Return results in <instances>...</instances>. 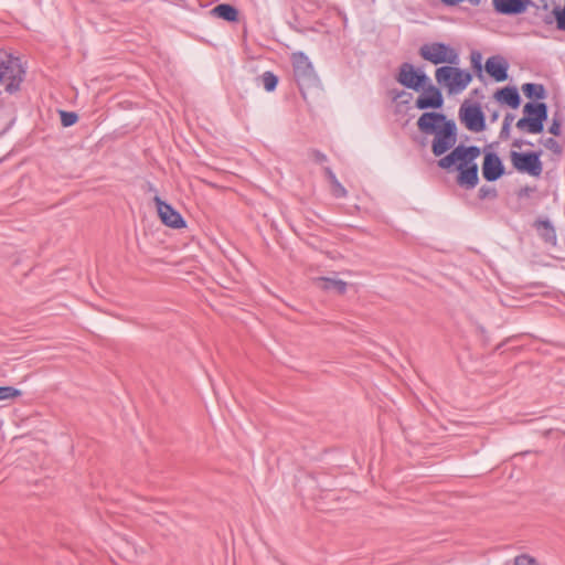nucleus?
Wrapping results in <instances>:
<instances>
[{
	"mask_svg": "<svg viewBox=\"0 0 565 565\" xmlns=\"http://www.w3.org/2000/svg\"><path fill=\"white\" fill-rule=\"evenodd\" d=\"M417 127L423 134H435L456 141V124L447 120L444 114L424 113L417 120Z\"/></svg>",
	"mask_w": 565,
	"mask_h": 565,
	"instance_id": "obj_1",
	"label": "nucleus"
},
{
	"mask_svg": "<svg viewBox=\"0 0 565 565\" xmlns=\"http://www.w3.org/2000/svg\"><path fill=\"white\" fill-rule=\"evenodd\" d=\"M522 92L530 99H544L546 96L545 87L536 83L523 84Z\"/></svg>",
	"mask_w": 565,
	"mask_h": 565,
	"instance_id": "obj_20",
	"label": "nucleus"
},
{
	"mask_svg": "<svg viewBox=\"0 0 565 565\" xmlns=\"http://www.w3.org/2000/svg\"><path fill=\"white\" fill-rule=\"evenodd\" d=\"M550 134L554 136L561 135V124L556 119L553 120L552 125L548 128Z\"/></svg>",
	"mask_w": 565,
	"mask_h": 565,
	"instance_id": "obj_34",
	"label": "nucleus"
},
{
	"mask_svg": "<svg viewBox=\"0 0 565 565\" xmlns=\"http://www.w3.org/2000/svg\"><path fill=\"white\" fill-rule=\"evenodd\" d=\"M498 118H499V113L493 111V114L491 115V121H495Z\"/></svg>",
	"mask_w": 565,
	"mask_h": 565,
	"instance_id": "obj_36",
	"label": "nucleus"
},
{
	"mask_svg": "<svg viewBox=\"0 0 565 565\" xmlns=\"http://www.w3.org/2000/svg\"><path fill=\"white\" fill-rule=\"evenodd\" d=\"M60 115H61V122L64 127L73 126L78 119L77 114H75L73 111L61 110Z\"/></svg>",
	"mask_w": 565,
	"mask_h": 565,
	"instance_id": "obj_26",
	"label": "nucleus"
},
{
	"mask_svg": "<svg viewBox=\"0 0 565 565\" xmlns=\"http://www.w3.org/2000/svg\"><path fill=\"white\" fill-rule=\"evenodd\" d=\"M516 128L521 131H526L530 134H540L543 131L544 126L537 124V120L535 119L523 117L518 120Z\"/></svg>",
	"mask_w": 565,
	"mask_h": 565,
	"instance_id": "obj_22",
	"label": "nucleus"
},
{
	"mask_svg": "<svg viewBox=\"0 0 565 565\" xmlns=\"http://www.w3.org/2000/svg\"><path fill=\"white\" fill-rule=\"evenodd\" d=\"M323 170H324V174L328 178L330 184L332 183V181L338 180L335 174L329 167H326Z\"/></svg>",
	"mask_w": 565,
	"mask_h": 565,
	"instance_id": "obj_35",
	"label": "nucleus"
},
{
	"mask_svg": "<svg viewBox=\"0 0 565 565\" xmlns=\"http://www.w3.org/2000/svg\"><path fill=\"white\" fill-rule=\"evenodd\" d=\"M514 116L512 114H507L503 120L502 128L500 130V138L505 140L510 137V126L513 121Z\"/></svg>",
	"mask_w": 565,
	"mask_h": 565,
	"instance_id": "obj_27",
	"label": "nucleus"
},
{
	"mask_svg": "<svg viewBox=\"0 0 565 565\" xmlns=\"http://www.w3.org/2000/svg\"><path fill=\"white\" fill-rule=\"evenodd\" d=\"M455 140H448L447 138L435 135L431 146L433 153L436 157H439L447 152L455 145Z\"/></svg>",
	"mask_w": 565,
	"mask_h": 565,
	"instance_id": "obj_21",
	"label": "nucleus"
},
{
	"mask_svg": "<svg viewBox=\"0 0 565 565\" xmlns=\"http://www.w3.org/2000/svg\"><path fill=\"white\" fill-rule=\"evenodd\" d=\"M472 6H479L481 3V0H468Z\"/></svg>",
	"mask_w": 565,
	"mask_h": 565,
	"instance_id": "obj_37",
	"label": "nucleus"
},
{
	"mask_svg": "<svg viewBox=\"0 0 565 565\" xmlns=\"http://www.w3.org/2000/svg\"><path fill=\"white\" fill-rule=\"evenodd\" d=\"M471 63L472 66L479 72V76H481V54L479 52H472L471 54Z\"/></svg>",
	"mask_w": 565,
	"mask_h": 565,
	"instance_id": "obj_32",
	"label": "nucleus"
},
{
	"mask_svg": "<svg viewBox=\"0 0 565 565\" xmlns=\"http://www.w3.org/2000/svg\"><path fill=\"white\" fill-rule=\"evenodd\" d=\"M513 147L515 148H520L521 147V141L520 140H515L513 143H512Z\"/></svg>",
	"mask_w": 565,
	"mask_h": 565,
	"instance_id": "obj_39",
	"label": "nucleus"
},
{
	"mask_svg": "<svg viewBox=\"0 0 565 565\" xmlns=\"http://www.w3.org/2000/svg\"><path fill=\"white\" fill-rule=\"evenodd\" d=\"M316 281L318 286L324 290L334 289L340 295H343L347 291V282L340 279L319 277Z\"/></svg>",
	"mask_w": 565,
	"mask_h": 565,
	"instance_id": "obj_19",
	"label": "nucleus"
},
{
	"mask_svg": "<svg viewBox=\"0 0 565 565\" xmlns=\"http://www.w3.org/2000/svg\"><path fill=\"white\" fill-rule=\"evenodd\" d=\"M331 192L335 198H345L348 192L345 188L339 182V180H334L331 183Z\"/></svg>",
	"mask_w": 565,
	"mask_h": 565,
	"instance_id": "obj_29",
	"label": "nucleus"
},
{
	"mask_svg": "<svg viewBox=\"0 0 565 565\" xmlns=\"http://www.w3.org/2000/svg\"><path fill=\"white\" fill-rule=\"evenodd\" d=\"M530 3V0H492L494 10L508 15L523 13Z\"/></svg>",
	"mask_w": 565,
	"mask_h": 565,
	"instance_id": "obj_14",
	"label": "nucleus"
},
{
	"mask_svg": "<svg viewBox=\"0 0 565 565\" xmlns=\"http://www.w3.org/2000/svg\"><path fill=\"white\" fill-rule=\"evenodd\" d=\"M423 94L419 95L415 102V106L418 109L428 108H440L444 104V97L438 87H436L431 81L420 89Z\"/></svg>",
	"mask_w": 565,
	"mask_h": 565,
	"instance_id": "obj_10",
	"label": "nucleus"
},
{
	"mask_svg": "<svg viewBox=\"0 0 565 565\" xmlns=\"http://www.w3.org/2000/svg\"><path fill=\"white\" fill-rule=\"evenodd\" d=\"M404 95H406V93H405L404 90H402V92H399V93H397V94L395 95V99H396V98H401V97H402V96H404Z\"/></svg>",
	"mask_w": 565,
	"mask_h": 565,
	"instance_id": "obj_38",
	"label": "nucleus"
},
{
	"mask_svg": "<svg viewBox=\"0 0 565 565\" xmlns=\"http://www.w3.org/2000/svg\"><path fill=\"white\" fill-rule=\"evenodd\" d=\"M310 157L317 163H323L328 160L327 156L319 150H311Z\"/></svg>",
	"mask_w": 565,
	"mask_h": 565,
	"instance_id": "obj_33",
	"label": "nucleus"
},
{
	"mask_svg": "<svg viewBox=\"0 0 565 565\" xmlns=\"http://www.w3.org/2000/svg\"><path fill=\"white\" fill-rule=\"evenodd\" d=\"M508 63L499 57H489L486 62V72L497 82H503L508 78Z\"/></svg>",
	"mask_w": 565,
	"mask_h": 565,
	"instance_id": "obj_15",
	"label": "nucleus"
},
{
	"mask_svg": "<svg viewBox=\"0 0 565 565\" xmlns=\"http://www.w3.org/2000/svg\"><path fill=\"white\" fill-rule=\"evenodd\" d=\"M418 54L425 61H428L435 65L438 64H459L458 52L449 45L441 42L427 43L419 47Z\"/></svg>",
	"mask_w": 565,
	"mask_h": 565,
	"instance_id": "obj_3",
	"label": "nucleus"
},
{
	"mask_svg": "<svg viewBox=\"0 0 565 565\" xmlns=\"http://www.w3.org/2000/svg\"><path fill=\"white\" fill-rule=\"evenodd\" d=\"M543 146L553 151L554 153H561L562 152V148L558 143V141L554 138H546L544 141H543Z\"/></svg>",
	"mask_w": 565,
	"mask_h": 565,
	"instance_id": "obj_30",
	"label": "nucleus"
},
{
	"mask_svg": "<svg viewBox=\"0 0 565 565\" xmlns=\"http://www.w3.org/2000/svg\"><path fill=\"white\" fill-rule=\"evenodd\" d=\"M479 196L481 199L495 198L497 196V191H495V189L490 188V186H481L479 189Z\"/></svg>",
	"mask_w": 565,
	"mask_h": 565,
	"instance_id": "obj_31",
	"label": "nucleus"
},
{
	"mask_svg": "<svg viewBox=\"0 0 565 565\" xmlns=\"http://www.w3.org/2000/svg\"><path fill=\"white\" fill-rule=\"evenodd\" d=\"M457 170L459 171L457 177L459 185L466 189H473L478 184V164L475 161H463L457 166Z\"/></svg>",
	"mask_w": 565,
	"mask_h": 565,
	"instance_id": "obj_13",
	"label": "nucleus"
},
{
	"mask_svg": "<svg viewBox=\"0 0 565 565\" xmlns=\"http://www.w3.org/2000/svg\"><path fill=\"white\" fill-rule=\"evenodd\" d=\"M459 117L466 128L473 132L484 130V115L479 105H469L463 103L459 109Z\"/></svg>",
	"mask_w": 565,
	"mask_h": 565,
	"instance_id": "obj_9",
	"label": "nucleus"
},
{
	"mask_svg": "<svg viewBox=\"0 0 565 565\" xmlns=\"http://www.w3.org/2000/svg\"><path fill=\"white\" fill-rule=\"evenodd\" d=\"M523 113L525 117L537 120L541 126H544L547 119V106L544 103H526Z\"/></svg>",
	"mask_w": 565,
	"mask_h": 565,
	"instance_id": "obj_16",
	"label": "nucleus"
},
{
	"mask_svg": "<svg viewBox=\"0 0 565 565\" xmlns=\"http://www.w3.org/2000/svg\"><path fill=\"white\" fill-rule=\"evenodd\" d=\"M158 214L163 224L172 228H181L185 226V222L171 205L163 202L159 196L154 198Z\"/></svg>",
	"mask_w": 565,
	"mask_h": 565,
	"instance_id": "obj_11",
	"label": "nucleus"
},
{
	"mask_svg": "<svg viewBox=\"0 0 565 565\" xmlns=\"http://www.w3.org/2000/svg\"><path fill=\"white\" fill-rule=\"evenodd\" d=\"M24 73L18 58L11 56L6 58L0 57V83L2 81L8 82L6 85L7 93L13 94L20 89Z\"/></svg>",
	"mask_w": 565,
	"mask_h": 565,
	"instance_id": "obj_5",
	"label": "nucleus"
},
{
	"mask_svg": "<svg viewBox=\"0 0 565 565\" xmlns=\"http://www.w3.org/2000/svg\"><path fill=\"white\" fill-rule=\"evenodd\" d=\"M494 97L498 102L507 104L512 108H518L521 103L519 92L515 87H503L498 89Z\"/></svg>",
	"mask_w": 565,
	"mask_h": 565,
	"instance_id": "obj_17",
	"label": "nucleus"
},
{
	"mask_svg": "<svg viewBox=\"0 0 565 565\" xmlns=\"http://www.w3.org/2000/svg\"><path fill=\"white\" fill-rule=\"evenodd\" d=\"M262 83L267 92H273L278 84V77L271 72H265L262 75Z\"/></svg>",
	"mask_w": 565,
	"mask_h": 565,
	"instance_id": "obj_24",
	"label": "nucleus"
},
{
	"mask_svg": "<svg viewBox=\"0 0 565 565\" xmlns=\"http://www.w3.org/2000/svg\"><path fill=\"white\" fill-rule=\"evenodd\" d=\"M215 17L228 22L238 20V10L228 3H221L214 7L211 11Z\"/></svg>",
	"mask_w": 565,
	"mask_h": 565,
	"instance_id": "obj_18",
	"label": "nucleus"
},
{
	"mask_svg": "<svg viewBox=\"0 0 565 565\" xmlns=\"http://www.w3.org/2000/svg\"><path fill=\"white\" fill-rule=\"evenodd\" d=\"M511 161L520 172H527L533 177H539L542 173L543 167L537 152L521 153L512 151Z\"/></svg>",
	"mask_w": 565,
	"mask_h": 565,
	"instance_id": "obj_8",
	"label": "nucleus"
},
{
	"mask_svg": "<svg viewBox=\"0 0 565 565\" xmlns=\"http://www.w3.org/2000/svg\"><path fill=\"white\" fill-rule=\"evenodd\" d=\"M514 565H540L539 562L529 554H521L514 558Z\"/></svg>",
	"mask_w": 565,
	"mask_h": 565,
	"instance_id": "obj_28",
	"label": "nucleus"
},
{
	"mask_svg": "<svg viewBox=\"0 0 565 565\" xmlns=\"http://www.w3.org/2000/svg\"><path fill=\"white\" fill-rule=\"evenodd\" d=\"M291 61L294 66V76L300 90L317 85L318 76L307 55L302 52L292 53Z\"/></svg>",
	"mask_w": 565,
	"mask_h": 565,
	"instance_id": "obj_4",
	"label": "nucleus"
},
{
	"mask_svg": "<svg viewBox=\"0 0 565 565\" xmlns=\"http://www.w3.org/2000/svg\"><path fill=\"white\" fill-rule=\"evenodd\" d=\"M429 77L420 68H415L412 63L404 62L398 67L396 81L406 88L419 92L428 82Z\"/></svg>",
	"mask_w": 565,
	"mask_h": 565,
	"instance_id": "obj_6",
	"label": "nucleus"
},
{
	"mask_svg": "<svg viewBox=\"0 0 565 565\" xmlns=\"http://www.w3.org/2000/svg\"><path fill=\"white\" fill-rule=\"evenodd\" d=\"M481 153V150L477 146L465 147L463 145L457 146L449 154L445 156L438 161V166L441 169H450L458 162H470L475 161Z\"/></svg>",
	"mask_w": 565,
	"mask_h": 565,
	"instance_id": "obj_7",
	"label": "nucleus"
},
{
	"mask_svg": "<svg viewBox=\"0 0 565 565\" xmlns=\"http://www.w3.org/2000/svg\"><path fill=\"white\" fill-rule=\"evenodd\" d=\"M435 78L439 85L447 88L449 94H458L467 88L472 81V75L468 71L448 64L435 71Z\"/></svg>",
	"mask_w": 565,
	"mask_h": 565,
	"instance_id": "obj_2",
	"label": "nucleus"
},
{
	"mask_svg": "<svg viewBox=\"0 0 565 565\" xmlns=\"http://www.w3.org/2000/svg\"><path fill=\"white\" fill-rule=\"evenodd\" d=\"M503 173L504 167L499 156L494 152H487L482 163L483 178L489 182H493L500 179Z\"/></svg>",
	"mask_w": 565,
	"mask_h": 565,
	"instance_id": "obj_12",
	"label": "nucleus"
},
{
	"mask_svg": "<svg viewBox=\"0 0 565 565\" xmlns=\"http://www.w3.org/2000/svg\"><path fill=\"white\" fill-rule=\"evenodd\" d=\"M537 230L541 233V236L546 243L555 244L556 243V233L554 227L551 225L548 221H540L537 222Z\"/></svg>",
	"mask_w": 565,
	"mask_h": 565,
	"instance_id": "obj_23",
	"label": "nucleus"
},
{
	"mask_svg": "<svg viewBox=\"0 0 565 565\" xmlns=\"http://www.w3.org/2000/svg\"><path fill=\"white\" fill-rule=\"evenodd\" d=\"M22 395V392L12 386H0V401L12 399Z\"/></svg>",
	"mask_w": 565,
	"mask_h": 565,
	"instance_id": "obj_25",
	"label": "nucleus"
}]
</instances>
